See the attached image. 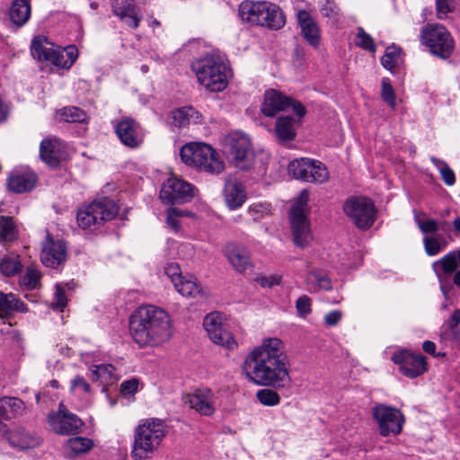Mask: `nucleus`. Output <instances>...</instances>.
Returning <instances> with one entry per match:
<instances>
[{
  "label": "nucleus",
  "mask_w": 460,
  "mask_h": 460,
  "mask_svg": "<svg viewBox=\"0 0 460 460\" xmlns=\"http://www.w3.org/2000/svg\"><path fill=\"white\" fill-rule=\"evenodd\" d=\"M243 368L247 379L257 385L285 388L291 383L284 344L279 338L264 339L246 356Z\"/></svg>",
  "instance_id": "obj_1"
},
{
  "label": "nucleus",
  "mask_w": 460,
  "mask_h": 460,
  "mask_svg": "<svg viewBox=\"0 0 460 460\" xmlns=\"http://www.w3.org/2000/svg\"><path fill=\"white\" fill-rule=\"evenodd\" d=\"M129 333L140 347H159L173 334L170 314L161 307L145 305L137 308L128 320Z\"/></svg>",
  "instance_id": "obj_2"
},
{
  "label": "nucleus",
  "mask_w": 460,
  "mask_h": 460,
  "mask_svg": "<svg viewBox=\"0 0 460 460\" xmlns=\"http://www.w3.org/2000/svg\"><path fill=\"white\" fill-rule=\"evenodd\" d=\"M167 433L164 420L156 418L142 420L134 430L131 457L148 460L158 451Z\"/></svg>",
  "instance_id": "obj_3"
},
{
  "label": "nucleus",
  "mask_w": 460,
  "mask_h": 460,
  "mask_svg": "<svg viewBox=\"0 0 460 460\" xmlns=\"http://www.w3.org/2000/svg\"><path fill=\"white\" fill-rule=\"evenodd\" d=\"M198 81L210 92H222L228 84L230 69L217 56H206L192 64Z\"/></svg>",
  "instance_id": "obj_4"
},
{
  "label": "nucleus",
  "mask_w": 460,
  "mask_h": 460,
  "mask_svg": "<svg viewBox=\"0 0 460 460\" xmlns=\"http://www.w3.org/2000/svg\"><path fill=\"white\" fill-rule=\"evenodd\" d=\"M224 152L229 162L241 171L257 169L259 172L265 171L261 159L254 155L250 139L238 132L226 137Z\"/></svg>",
  "instance_id": "obj_5"
},
{
  "label": "nucleus",
  "mask_w": 460,
  "mask_h": 460,
  "mask_svg": "<svg viewBox=\"0 0 460 460\" xmlns=\"http://www.w3.org/2000/svg\"><path fill=\"white\" fill-rule=\"evenodd\" d=\"M181 161L199 171L217 174L224 170V164L210 146L204 143H188L180 150Z\"/></svg>",
  "instance_id": "obj_6"
},
{
  "label": "nucleus",
  "mask_w": 460,
  "mask_h": 460,
  "mask_svg": "<svg viewBox=\"0 0 460 460\" xmlns=\"http://www.w3.org/2000/svg\"><path fill=\"white\" fill-rule=\"evenodd\" d=\"M118 213L119 207L113 200L102 199L81 207L76 214V221L82 229L94 231L106 221L113 219Z\"/></svg>",
  "instance_id": "obj_7"
},
{
  "label": "nucleus",
  "mask_w": 460,
  "mask_h": 460,
  "mask_svg": "<svg viewBox=\"0 0 460 460\" xmlns=\"http://www.w3.org/2000/svg\"><path fill=\"white\" fill-rule=\"evenodd\" d=\"M420 42L432 55L448 58L454 51L455 42L449 31L440 24H427L421 31Z\"/></svg>",
  "instance_id": "obj_8"
},
{
  "label": "nucleus",
  "mask_w": 460,
  "mask_h": 460,
  "mask_svg": "<svg viewBox=\"0 0 460 460\" xmlns=\"http://www.w3.org/2000/svg\"><path fill=\"white\" fill-rule=\"evenodd\" d=\"M344 213L359 229L370 228L376 218L374 202L366 197H351L343 205Z\"/></svg>",
  "instance_id": "obj_9"
},
{
  "label": "nucleus",
  "mask_w": 460,
  "mask_h": 460,
  "mask_svg": "<svg viewBox=\"0 0 460 460\" xmlns=\"http://www.w3.org/2000/svg\"><path fill=\"white\" fill-rule=\"evenodd\" d=\"M288 170L295 179L305 182L323 183L329 179L326 166L314 159H295L288 164Z\"/></svg>",
  "instance_id": "obj_10"
},
{
  "label": "nucleus",
  "mask_w": 460,
  "mask_h": 460,
  "mask_svg": "<svg viewBox=\"0 0 460 460\" xmlns=\"http://www.w3.org/2000/svg\"><path fill=\"white\" fill-rule=\"evenodd\" d=\"M371 411L381 436H397L402 432L405 420L400 410L378 403L372 408Z\"/></svg>",
  "instance_id": "obj_11"
},
{
  "label": "nucleus",
  "mask_w": 460,
  "mask_h": 460,
  "mask_svg": "<svg viewBox=\"0 0 460 460\" xmlns=\"http://www.w3.org/2000/svg\"><path fill=\"white\" fill-rule=\"evenodd\" d=\"M47 420L51 430L63 436L78 434L84 425L82 420L69 411L63 403H59L57 411H50Z\"/></svg>",
  "instance_id": "obj_12"
},
{
  "label": "nucleus",
  "mask_w": 460,
  "mask_h": 460,
  "mask_svg": "<svg viewBox=\"0 0 460 460\" xmlns=\"http://www.w3.org/2000/svg\"><path fill=\"white\" fill-rule=\"evenodd\" d=\"M203 326L209 339L219 346L230 350L237 348V342L223 322V315L218 312L208 314L203 320Z\"/></svg>",
  "instance_id": "obj_13"
},
{
  "label": "nucleus",
  "mask_w": 460,
  "mask_h": 460,
  "mask_svg": "<svg viewBox=\"0 0 460 460\" xmlns=\"http://www.w3.org/2000/svg\"><path fill=\"white\" fill-rule=\"evenodd\" d=\"M194 197V187L176 177L169 178L160 190L159 198L164 204H184Z\"/></svg>",
  "instance_id": "obj_14"
},
{
  "label": "nucleus",
  "mask_w": 460,
  "mask_h": 460,
  "mask_svg": "<svg viewBox=\"0 0 460 460\" xmlns=\"http://www.w3.org/2000/svg\"><path fill=\"white\" fill-rule=\"evenodd\" d=\"M291 107L293 111L299 117L305 114V109L301 102L283 95L276 90L266 91L261 111L267 117H274L280 111H285Z\"/></svg>",
  "instance_id": "obj_15"
},
{
  "label": "nucleus",
  "mask_w": 460,
  "mask_h": 460,
  "mask_svg": "<svg viewBox=\"0 0 460 460\" xmlns=\"http://www.w3.org/2000/svg\"><path fill=\"white\" fill-rule=\"evenodd\" d=\"M392 360L399 366L400 373L409 378L420 376L428 370L427 358L421 354L402 350L395 352Z\"/></svg>",
  "instance_id": "obj_16"
},
{
  "label": "nucleus",
  "mask_w": 460,
  "mask_h": 460,
  "mask_svg": "<svg viewBox=\"0 0 460 460\" xmlns=\"http://www.w3.org/2000/svg\"><path fill=\"white\" fill-rule=\"evenodd\" d=\"M67 247L61 240H54L49 234L42 242L41 262L49 268L56 269L66 261Z\"/></svg>",
  "instance_id": "obj_17"
},
{
  "label": "nucleus",
  "mask_w": 460,
  "mask_h": 460,
  "mask_svg": "<svg viewBox=\"0 0 460 460\" xmlns=\"http://www.w3.org/2000/svg\"><path fill=\"white\" fill-rule=\"evenodd\" d=\"M184 402L202 416L210 417L217 411V396L210 389H198L187 394Z\"/></svg>",
  "instance_id": "obj_18"
},
{
  "label": "nucleus",
  "mask_w": 460,
  "mask_h": 460,
  "mask_svg": "<svg viewBox=\"0 0 460 460\" xmlns=\"http://www.w3.org/2000/svg\"><path fill=\"white\" fill-rule=\"evenodd\" d=\"M115 132L120 142L130 148L138 147L144 140L142 128L131 118H124L118 121Z\"/></svg>",
  "instance_id": "obj_19"
},
{
  "label": "nucleus",
  "mask_w": 460,
  "mask_h": 460,
  "mask_svg": "<svg viewBox=\"0 0 460 460\" xmlns=\"http://www.w3.org/2000/svg\"><path fill=\"white\" fill-rule=\"evenodd\" d=\"M112 13L128 28L137 30L142 21V13L134 0H112Z\"/></svg>",
  "instance_id": "obj_20"
},
{
  "label": "nucleus",
  "mask_w": 460,
  "mask_h": 460,
  "mask_svg": "<svg viewBox=\"0 0 460 460\" xmlns=\"http://www.w3.org/2000/svg\"><path fill=\"white\" fill-rule=\"evenodd\" d=\"M288 217L295 245L300 248L307 247L313 241V234L308 216L289 215Z\"/></svg>",
  "instance_id": "obj_21"
},
{
  "label": "nucleus",
  "mask_w": 460,
  "mask_h": 460,
  "mask_svg": "<svg viewBox=\"0 0 460 460\" xmlns=\"http://www.w3.org/2000/svg\"><path fill=\"white\" fill-rule=\"evenodd\" d=\"M296 19L305 40L310 46L317 48L321 39V30L318 23L305 10H299L296 13Z\"/></svg>",
  "instance_id": "obj_22"
},
{
  "label": "nucleus",
  "mask_w": 460,
  "mask_h": 460,
  "mask_svg": "<svg viewBox=\"0 0 460 460\" xmlns=\"http://www.w3.org/2000/svg\"><path fill=\"white\" fill-rule=\"evenodd\" d=\"M224 198L231 209L240 208L246 200L244 186L236 177L229 175L226 179Z\"/></svg>",
  "instance_id": "obj_23"
},
{
  "label": "nucleus",
  "mask_w": 460,
  "mask_h": 460,
  "mask_svg": "<svg viewBox=\"0 0 460 460\" xmlns=\"http://www.w3.org/2000/svg\"><path fill=\"white\" fill-rule=\"evenodd\" d=\"M64 145L58 137L44 138L40 146V155L50 167H57L63 155Z\"/></svg>",
  "instance_id": "obj_24"
},
{
  "label": "nucleus",
  "mask_w": 460,
  "mask_h": 460,
  "mask_svg": "<svg viewBox=\"0 0 460 460\" xmlns=\"http://www.w3.org/2000/svg\"><path fill=\"white\" fill-rule=\"evenodd\" d=\"M225 254L230 264L238 272H243L252 266L250 252L243 245L228 243L225 248Z\"/></svg>",
  "instance_id": "obj_25"
},
{
  "label": "nucleus",
  "mask_w": 460,
  "mask_h": 460,
  "mask_svg": "<svg viewBox=\"0 0 460 460\" xmlns=\"http://www.w3.org/2000/svg\"><path fill=\"white\" fill-rule=\"evenodd\" d=\"M268 2L243 1L239 5V16L242 21L251 25H260L265 22L262 15L267 8Z\"/></svg>",
  "instance_id": "obj_26"
},
{
  "label": "nucleus",
  "mask_w": 460,
  "mask_h": 460,
  "mask_svg": "<svg viewBox=\"0 0 460 460\" xmlns=\"http://www.w3.org/2000/svg\"><path fill=\"white\" fill-rule=\"evenodd\" d=\"M56 45L48 40L47 37L39 35L33 38L31 43V53L40 62L49 64L55 54Z\"/></svg>",
  "instance_id": "obj_27"
},
{
  "label": "nucleus",
  "mask_w": 460,
  "mask_h": 460,
  "mask_svg": "<svg viewBox=\"0 0 460 460\" xmlns=\"http://www.w3.org/2000/svg\"><path fill=\"white\" fill-rule=\"evenodd\" d=\"M28 307L15 294L0 291V317H9L14 313H27Z\"/></svg>",
  "instance_id": "obj_28"
},
{
  "label": "nucleus",
  "mask_w": 460,
  "mask_h": 460,
  "mask_svg": "<svg viewBox=\"0 0 460 460\" xmlns=\"http://www.w3.org/2000/svg\"><path fill=\"white\" fill-rule=\"evenodd\" d=\"M25 410L24 402L17 397L4 396L0 399V431L2 421L22 415Z\"/></svg>",
  "instance_id": "obj_29"
},
{
  "label": "nucleus",
  "mask_w": 460,
  "mask_h": 460,
  "mask_svg": "<svg viewBox=\"0 0 460 460\" xmlns=\"http://www.w3.org/2000/svg\"><path fill=\"white\" fill-rule=\"evenodd\" d=\"M37 175L32 172L13 173L7 180V185L11 191L24 193L31 190L36 184Z\"/></svg>",
  "instance_id": "obj_30"
},
{
  "label": "nucleus",
  "mask_w": 460,
  "mask_h": 460,
  "mask_svg": "<svg viewBox=\"0 0 460 460\" xmlns=\"http://www.w3.org/2000/svg\"><path fill=\"white\" fill-rule=\"evenodd\" d=\"M78 58V49L75 45H69L66 48L56 47L55 54L50 59L49 64L58 69H69Z\"/></svg>",
  "instance_id": "obj_31"
},
{
  "label": "nucleus",
  "mask_w": 460,
  "mask_h": 460,
  "mask_svg": "<svg viewBox=\"0 0 460 460\" xmlns=\"http://www.w3.org/2000/svg\"><path fill=\"white\" fill-rule=\"evenodd\" d=\"M31 0H13L9 10L10 20L17 26H23L31 17Z\"/></svg>",
  "instance_id": "obj_32"
},
{
  "label": "nucleus",
  "mask_w": 460,
  "mask_h": 460,
  "mask_svg": "<svg viewBox=\"0 0 460 460\" xmlns=\"http://www.w3.org/2000/svg\"><path fill=\"white\" fill-rule=\"evenodd\" d=\"M171 119L175 127L182 128L190 123H199L201 120V114L194 108L186 106L172 111Z\"/></svg>",
  "instance_id": "obj_33"
},
{
  "label": "nucleus",
  "mask_w": 460,
  "mask_h": 460,
  "mask_svg": "<svg viewBox=\"0 0 460 460\" xmlns=\"http://www.w3.org/2000/svg\"><path fill=\"white\" fill-rule=\"evenodd\" d=\"M266 9L262 17L265 22H261V26L267 27L270 30H279L285 23L286 19L282 10L276 4L267 3Z\"/></svg>",
  "instance_id": "obj_34"
},
{
  "label": "nucleus",
  "mask_w": 460,
  "mask_h": 460,
  "mask_svg": "<svg viewBox=\"0 0 460 460\" xmlns=\"http://www.w3.org/2000/svg\"><path fill=\"white\" fill-rule=\"evenodd\" d=\"M275 134L279 141L284 143L296 137L295 119L290 116L279 117L276 120Z\"/></svg>",
  "instance_id": "obj_35"
},
{
  "label": "nucleus",
  "mask_w": 460,
  "mask_h": 460,
  "mask_svg": "<svg viewBox=\"0 0 460 460\" xmlns=\"http://www.w3.org/2000/svg\"><path fill=\"white\" fill-rule=\"evenodd\" d=\"M306 283L314 290L329 291L332 288L330 277L323 270H313L306 275Z\"/></svg>",
  "instance_id": "obj_36"
},
{
  "label": "nucleus",
  "mask_w": 460,
  "mask_h": 460,
  "mask_svg": "<svg viewBox=\"0 0 460 460\" xmlns=\"http://www.w3.org/2000/svg\"><path fill=\"white\" fill-rule=\"evenodd\" d=\"M92 377L103 386L113 385L117 381L115 367L111 364L95 366V368L92 370Z\"/></svg>",
  "instance_id": "obj_37"
},
{
  "label": "nucleus",
  "mask_w": 460,
  "mask_h": 460,
  "mask_svg": "<svg viewBox=\"0 0 460 460\" xmlns=\"http://www.w3.org/2000/svg\"><path fill=\"white\" fill-rule=\"evenodd\" d=\"M22 264L17 254H7L0 259V272L5 277H12L20 273Z\"/></svg>",
  "instance_id": "obj_38"
},
{
  "label": "nucleus",
  "mask_w": 460,
  "mask_h": 460,
  "mask_svg": "<svg viewBox=\"0 0 460 460\" xmlns=\"http://www.w3.org/2000/svg\"><path fill=\"white\" fill-rule=\"evenodd\" d=\"M57 115L60 120L67 123H83L88 119L86 112L75 106L64 107Z\"/></svg>",
  "instance_id": "obj_39"
},
{
  "label": "nucleus",
  "mask_w": 460,
  "mask_h": 460,
  "mask_svg": "<svg viewBox=\"0 0 460 460\" xmlns=\"http://www.w3.org/2000/svg\"><path fill=\"white\" fill-rule=\"evenodd\" d=\"M174 288L178 293L186 297H195L202 291L199 284L193 278L183 277L181 280L178 279Z\"/></svg>",
  "instance_id": "obj_40"
},
{
  "label": "nucleus",
  "mask_w": 460,
  "mask_h": 460,
  "mask_svg": "<svg viewBox=\"0 0 460 460\" xmlns=\"http://www.w3.org/2000/svg\"><path fill=\"white\" fill-rule=\"evenodd\" d=\"M17 237L18 230L13 218L0 216V243L13 242Z\"/></svg>",
  "instance_id": "obj_41"
},
{
  "label": "nucleus",
  "mask_w": 460,
  "mask_h": 460,
  "mask_svg": "<svg viewBox=\"0 0 460 460\" xmlns=\"http://www.w3.org/2000/svg\"><path fill=\"white\" fill-rule=\"evenodd\" d=\"M93 441L90 438L83 437H74L67 440L66 449L69 450L68 455L74 456L79 454L86 453L93 447Z\"/></svg>",
  "instance_id": "obj_42"
},
{
  "label": "nucleus",
  "mask_w": 460,
  "mask_h": 460,
  "mask_svg": "<svg viewBox=\"0 0 460 460\" xmlns=\"http://www.w3.org/2000/svg\"><path fill=\"white\" fill-rule=\"evenodd\" d=\"M12 442L22 449L32 448L40 444L39 438L34 437L24 430L13 435Z\"/></svg>",
  "instance_id": "obj_43"
},
{
  "label": "nucleus",
  "mask_w": 460,
  "mask_h": 460,
  "mask_svg": "<svg viewBox=\"0 0 460 460\" xmlns=\"http://www.w3.org/2000/svg\"><path fill=\"white\" fill-rule=\"evenodd\" d=\"M432 269L438 278L439 283V288L445 296H448V293L452 289V284L449 282V278L453 272H447L443 270V266L438 261L432 263Z\"/></svg>",
  "instance_id": "obj_44"
},
{
  "label": "nucleus",
  "mask_w": 460,
  "mask_h": 460,
  "mask_svg": "<svg viewBox=\"0 0 460 460\" xmlns=\"http://www.w3.org/2000/svg\"><path fill=\"white\" fill-rule=\"evenodd\" d=\"M70 392L75 395L87 399L92 395V388L84 376H76L70 382Z\"/></svg>",
  "instance_id": "obj_45"
},
{
  "label": "nucleus",
  "mask_w": 460,
  "mask_h": 460,
  "mask_svg": "<svg viewBox=\"0 0 460 460\" xmlns=\"http://www.w3.org/2000/svg\"><path fill=\"white\" fill-rule=\"evenodd\" d=\"M41 274L37 268L31 265L26 269L25 274L21 278L20 284L28 290L39 287Z\"/></svg>",
  "instance_id": "obj_46"
},
{
  "label": "nucleus",
  "mask_w": 460,
  "mask_h": 460,
  "mask_svg": "<svg viewBox=\"0 0 460 460\" xmlns=\"http://www.w3.org/2000/svg\"><path fill=\"white\" fill-rule=\"evenodd\" d=\"M310 192L307 190H303L297 198L296 199L295 204L289 210V215H305L308 216L310 208L308 206Z\"/></svg>",
  "instance_id": "obj_47"
},
{
  "label": "nucleus",
  "mask_w": 460,
  "mask_h": 460,
  "mask_svg": "<svg viewBox=\"0 0 460 460\" xmlns=\"http://www.w3.org/2000/svg\"><path fill=\"white\" fill-rule=\"evenodd\" d=\"M437 261L443 266L445 271H456V269L460 268V248L449 252Z\"/></svg>",
  "instance_id": "obj_48"
},
{
  "label": "nucleus",
  "mask_w": 460,
  "mask_h": 460,
  "mask_svg": "<svg viewBox=\"0 0 460 460\" xmlns=\"http://www.w3.org/2000/svg\"><path fill=\"white\" fill-rule=\"evenodd\" d=\"M400 55H401L400 48H398L394 45H392V46L386 48L385 53L381 58L382 66L385 68L392 71L395 67V66L400 58Z\"/></svg>",
  "instance_id": "obj_49"
},
{
  "label": "nucleus",
  "mask_w": 460,
  "mask_h": 460,
  "mask_svg": "<svg viewBox=\"0 0 460 460\" xmlns=\"http://www.w3.org/2000/svg\"><path fill=\"white\" fill-rule=\"evenodd\" d=\"M319 3L321 13L333 22H338L341 15L337 4L333 0H320Z\"/></svg>",
  "instance_id": "obj_50"
},
{
  "label": "nucleus",
  "mask_w": 460,
  "mask_h": 460,
  "mask_svg": "<svg viewBox=\"0 0 460 460\" xmlns=\"http://www.w3.org/2000/svg\"><path fill=\"white\" fill-rule=\"evenodd\" d=\"M355 44L357 47L365 50H368L372 53L376 51V47L373 38L361 27L358 28V32L355 38Z\"/></svg>",
  "instance_id": "obj_51"
},
{
  "label": "nucleus",
  "mask_w": 460,
  "mask_h": 460,
  "mask_svg": "<svg viewBox=\"0 0 460 460\" xmlns=\"http://www.w3.org/2000/svg\"><path fill=\"white\" fill-rule=\"evenodd\" d=\"M423 245L425 252L429 256H436L446 247L447 242H440L437 237L434 236H424Z\"/></svg>",
  "instance_id": "obj_52"
},
{
  "label": "nucleus",
  "mask_w": 460,
  "mask_h": 460,
  "mask_svg": "<svg viewBox=\"0 0 460 460\" xmlns=\"http://www.w3.org/2000/svg\"><path fill=\"white\" fill-rule=\"evenodd\" d=\"M259 402L265 406H276L280 402V396L279 394L271 389H261L256 394Z\"/></svg>",
  "instance_id": "obj_53"
},
{
  "label": "nucleus",
  "mask_w": 460,
  "mask_h": 460,
  "mask_svg": "<svg viewBox=\"0 0 460 460\" xmlns=\"http://www.w3.org/2000/svg\"><path fill=\"white\" fill-rule=\"evenodd\" d=\"M381 97L392 109L396 107V95L388 78L382 80Z\"/></svg>",
  "instance_id": "obj_54"
},
{
  "label": "nucleus",
  "mask_w": 460,
  "mask_h": 460,
  "mask_svg": "<svg viewBox=\"0 0 460 460\" xmlns=\"http://www.w3.org/2000/svg\"><path fill=\"white\" fill-rule=\"evenodd\" d=\"M55 289L56 290H55V294H54V300L52 302V306L54 309L62 312L67 304V298L66 296L65 287L63 284H56Z\"/></svg>",
  "instance_id": "obj_55"
},
{
  "label": "nucleus",
  "mask_w": 460,
  "mask_h": 460,
  "mask_svg": "<svg viewBox=\"0 0 460 460\" xmlns=\"http://www.w3.org/2000/svg\"><path fill=\"white\" fill-rule=\"evenodd\" d=\"M312 300L309 296L304 295L298 297L296 302V309L300 317H305L312 312Z\"/></svg>",
  "instance_id": "obj_56"
},
{
  "label": "nucleus",
  "mask_w": 460,
  "mask_h": 460,
  "mask_svg": "<svg viewBox=\"0 0 460 460\" xmlns=\"http://www.w3.org/2000/svg\"><path fill=\"white\" fill-rule=\"evenodd\" d=\"M455 0H436L437 16L438 19H445L454 9Z\"/></svg>",
  "instance_id": "obj_57"
},
{
  "label": "nucleus",
  "mask_w": 460,
  "mask_h": 460,
  "mask_svg": "<svg viewBox=\"0 0 460 460\" xmlns=\"http://www.w3.org/2000/svg\"><path fill=\"white\" fill-rule=\"evenodd\" d=\"M415 222L422 234H435L439 230V226L434 219H428L423 221L416 217Z\"/></svg>",
  "instance_id": "obj_58"
},
{
  "label": "nucleus",
  "mask_w": 460,
  "mask_h": 460,
  "mask_svg": "<svg viewBox=\"0 0 460 460\" xmlns=\"http://www.w3.org/2000/svg\"><path fill=\"white\" fill-rule=\"evenodd\" d=\"M139 381L137 378L123 381L120 385L121 394L128 396L135 394L138 390Z\"/></svg>",
  "instance_id": "obj_59"
},
{
  "label": "nucleus",
  "mask_w": 460,
  "mask_h": 460,
  "mask_svg": "<svg viewBox=\"0 0 460 460\" xmlns=\"http://www.w3.org/2000/svg\"><path fill=\"white\" fill-rule=\"evenodd\" d=\"M165 274L172 282L173 286L178 281V279L181 280L183 279L181 275V269L177 263H170L164 269Z\"/></svg>",
  "instance_id": "obj_60"
},
{
  "label": "nucleus",
  "mask_w": 460,
  "mask_h": 460,
  "mask_svg": "<svg viewBox=\"0 0 460 460\" xmlns=\"http://www.w3.org/2000/svg\"><path fill=\"white\" fill-rule=\"evenodd\" d=\"M341 317H342V313L341 311L333 310V311L327 313L324 315L323 321H324L325 325H327V326H335L341 322Z\"/></svg>",
  "instance_id": "obj_61"
},
{
  "label": "nucleus",
  "mask_w": 460,
  "mask_h": 460,
  "mask_svg": "<svg viewBox=\"0 0 460 460\" xmlns=\"http://www.w3.org/2000/svg\"><path fill=\"white\" fill-rule=\"evenodd\" d=\"M174 210H166V224L175 233L181 231V222L179 217L173 216Z\"/></svg>",
  "instance_id": "obj_62"
},
{
  "label": "nucleus",
  "mask_w": 460,
  "mask_h": 460,
  "mask_svg": "<svg viewBox=\"0 0 460 460\" xmlns=\"http://www.w3.org/2000/svg\"><path fill=\"white\" fill-rule=\"evenodd\" d=\"M460 324V309L454 310L449 319L445 323V325L452 332Z\"/></svg>",
  "instance_id": "obj_63"
},
{
  "label": "nucleus",
  "mask_w": 460,
  "mask_h": 460,
  "mask_svg": "<svg viewBox=\"0 0 460 460\" xmlns=\"http://www.w3.org/2000/svg\"><path fill=\"white\" fill-rule=\"evenodd\" d=\"M440 174H441V177H442L444 182L447 186H452L455 184L456 176H455L454 172L449 168V166L447 168H444V170L441 171Z\"/></svg>",
  "instance_id": "obj_64"
}]
</instances>
